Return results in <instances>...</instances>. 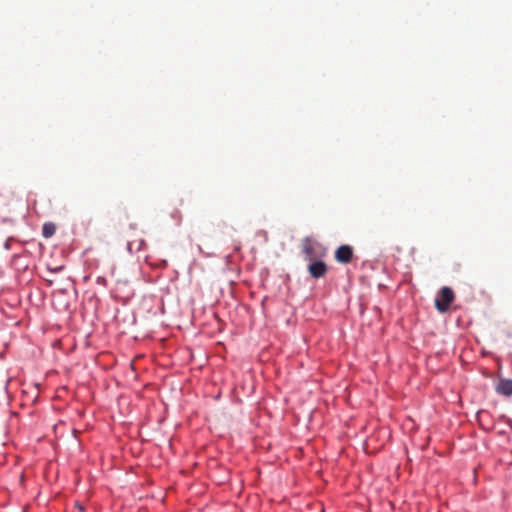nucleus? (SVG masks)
Instances as JSON below:
<instances>
[{
  "mask_svg": "<svg viewBox=\"0 0 512 512\" xmlns=\"http://www.w3.org/2000/svg\"><path fill=\"white\" fill-rule=\"evenodd\" d=\"M353 248L349 245H341L335 251V259L341 264H348L353 258Z\"/></svg>",
  "mask_w": 512,
  "mask_h": 512,
  "instance_id": "2",
  "label": "nucleus"
},
{
  "mask_svg": "<svg viewBox=\"0 0 512 512\" xmlns=\"http://www.w3.org/2000/svg\"><path fill=\"white\" fill-rule=\"evenodd\" d=\"M496 392L504 396L512 395V380L501 379L496 385Z\"/></svg>",
  "mask_w": 512,
  "mask_h": 512,
  "instance_id": "4",
  "label": "nucleus"
},
{
  "mask_svg": "<svg viewBox=\"0 0 512 512\" xmlns=\"http://www.w3.org/2000/svg\"><path fill=\"white\" fill-rule=\"evenodd\" d=\"M56 227L53 223H45L42 228V235L45 238H50L55 234Z\"/></svg>",
  "mask_w": 512,
  "mask_h": 512,
  "instance_id": "7",
  "label": "nucleus"
},
{
  "mask_svg": "<svg viewBox=\"0 0 512 512\" xmlns=\"http://www.w3.org/2000/svg\"><path fill=\"white\" fill-rule=\"evenodd\" d=\"M454 301V292L449 287H442L435 299V307L441 312L448 311L451 303Z\"/></svg>",
  "mask_w": 512,
  "mask_h": 512,
  "instance_id": "1",
  "label": "nucleus"
},
{
  "mask_svg": "<svg viewBox=\"0 0 512 512\" xmlns=\"http://www.w3.org/2000/svg\"><path fill=\"white\" fill-rule=\"evenodd\" d=\"M308 272L313 278H321L327 272V265L323 261H314L308 265Z\"/></svg>",
  "mask_w": 512,
  "mask_h": 512,
  "instance_id": "3",
  "label": "nucleus"
},
{
  "mask_svg": "<svg viewBox=\"0 0 512 512\" xmlns=\"http://www.w3.org/2000/svg\"><path fill=\"white\" fill-rule=\"evenodd\" d=\"M303 252L309 259H312L315 256L314 243L311 240L305 239L303 243Z\"/></svg>",
  "mask_w": 512,
  "mask_h": 512,
  "instance_id": "5",
  "label": "nucleus"
},
{
  "mask_svg": "<svg viewBox=\"0 0 512 512\" xmlns=\"http://www.w3.org/2000/svg\"><path fill=\"white\" fill-rule=\"evenodd\" d=\"M146 245L145 241L143 239H138V240H132V241H129L128 242V249L129 251H140L144 248V246Z\"/></svg>",
  "mask_w": 512,
  "mask_h": 512,
  "instance_id": "6",
  "label": "nucleus"
}]
</instances>
